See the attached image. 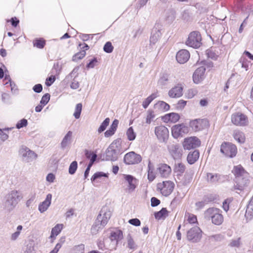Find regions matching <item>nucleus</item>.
Listing matches in <instances>:
<instances>
[{
	"label": "nucleus",
	"instance_id": "nucleus-1",
	"mask_svg": "<svg viewBox=\"0 0 253 253\" xmlns=\"http://www.w3.org/2000/svg\"><path fill=\"white\" fill-rule=\"evenodd\" d=\"M202 37L198 31H193L189 35L186 44L192 47L197 48L202 44Z\"/></svg>",
	"mask_w": 253,
	"mask_h": 253
},
{
	"label": "nucleus",
	"instance_id": "nucleus-2",
	"mask_svg": "<svg viewBox=\"0 0 253 253\" xmlns=\"http://www.w3.org/2000/svg\"><path fill=\"white\" fill-rule=\"evenodd\" d=\"M220 152L227 157L233 158L236 155L237 149L234 144L224 142L221 145Z\"/></svg>",
	"mask_w": 253,
	"mask_h": 253
},
{
	"label": "nucleus",
	"instance_id": "nucleus-3",
	"mask_svg": "<svg viewBox=\"0 0 253 253\" xmlns=\"http://www.w3.org/2000/svg\"><path fill=\"white\" fill-rule=\"evenodd\" d=\"M202 237V231L198 226L191 228L187 233V239L193 243L199 242Z\"/></svg>",
	"mask_w": 253,
	"mask_h": 253
},
{
	"label": "nucleus",
	"instance_id": "nucleus-4",
	"mask_svg": "<svg viewBox=\"0 0 253 253\" xmlns=\"http://www.w3.org/2000/svg\"><path fill=\"white\" fill-rule=\"evenodd\" d=\"M190 126L195 131H199L207 128L209 126V122L207 119H195L190 121Z\"/></svg>",
	"mask_w": 253,
	"mask_h": 253
},
{
	"label": "nucleus",
	"instance_id": "nucleus-5",
	"mask_svg": "<svg viewBox=\"0 0 253 253\" xmlns=\"http://www.w3.org/2000/svg\"><path fill=\"white\" fill-rule=\"evenodd\" d=\"M249 183L250 180L247 176H237L235 179L234 190L242 191L249 185Z\"/></svg>",
	"mask_w": 253,
	"mask_h": 253
},
{
	"label": "nucleus",
	"instance_id": "nucleus-6",
	"mask_svg": "<svg viewBox=\"0 0 253 253\" xmlns=\"http://www.w3.org/2000/svg\"><path fill=\"white\" fill-rule=\"evenodd\" d=\"M174 184L170 181H164L158 183L157 188L161 191V193L165 196H169L173 191Z\"/></svg>",
	"mask_w": 253,
	"mask_h": 253
},
{
	"label": "nucleus",
	"instance_id": "nucleus-7",
	"mask_svg": "<svg viewBox=\"0 0 253 253\" xmlns=\"http://www.w3.org/2000/svg\"><path fill=\"white\" fill-rule=\"evenodd\" d=\"M201 141L196 136H192L184 139L183 146L184 149L190 150L200 146Z\"/></svg>",
	"mask_w": 253,
	"mask_h": 253
},
{
	"label": "nucleus",
	"instance_id": "nucleus-8",
	"mask_svg": "<svg viewBox=\"0 0 253 253\" xmlns=\"http://www.w3.org/2000/svg\"><path fill=\"white\" fill-rule=\"evenodd\" d=\"M141 161V156L133 151L127 153L124 157V162L127 165L137 164Z\"/></svg>",
	"mask_w": 253,
	"mask_h": 253
},
{
	"label": "nucleus",
	"instance_id": "nucleus-9",
	"mask_svg": "<svg viewBox=\"0 0 253 253\" xmlns=\"http://www.w3.org/2000/svg\"><path fill=\"white\" fill-rule=\"evenodd\" d=\"M188 131V127L183 124L175 125L171 128L172 135L175 138L187 133Z\"/></svg>",
	"mask_w": 253,
	"mask_h": 253
},
{
	"label": "nucleus",
	"instance_id": "nucleus-10",
	"mask_svg": "<svg viewBox=\"0 0 253 253\" xmlns=\"http://www.w3.org/2000/svg\"><path fill=\"white\" fill-rule=\"evenodd\" d=\"M19 152L23 160L26 162H32L36 159L37 157V154L34 152L26 146H22Z\"/></svg>",
	"mask_w": 253,
	"mask_h": 253
},
{
	"label": "nucleus",
	"instance_id": "nucleus-11",
	"mask_svg": "<svg viewBox=\"0 0 253 253\" xmlns=\"http://www.w3.org/2000/svg\"><path fill=\"white\" fill-rule=\"evenodd\" d=\"M155 133L161 142H165L169 137V130L164 126H157L155 128Z\"/></svg>",
	"mask_w": 253,
	"mask_h": 253
},
{
	"label": "nucleus",
	"instance_id": "nucleus-12",
	"mask_svg": "<svg viewBox=\"0 0 253 253\" xmlns=\"http://www.w3.org/2000/svg\"><path fill=\"white\" fill-rule=\"evenodd\" d=\"M232 123L236 126H245L248 123V118L240 113L233 114L231 116Z\"/></svg>",
	"mask_w": 253,
	"mask_h": 253
},
{
	"label": "nucleus",
	"instance_id": "nucleus-13",
	"mask_svg": "<svg viewBox=\"0 0 253 253\" xmlns=\"http://www.w3.org/2000/svg\"><path fill=\"white\" fill-rule=\"evenodd\" d=\"M5 197L14 203V205H17L23 199V195L21 191L13 190L9 192Z\"/></svg>",
	"mask_w": 253,
	"mask_h": 253
},
{
	"label": "nucleus",
	"instance_id": "nucleus-14",
	"mask_svg": "<svg viewBox=\"0 0 253 253\" xmlns=\"http://www.w3.org/2000/svg\"><path fill=\"white\" fill-rule=\"evenodd\" d=\"M169 153L174 159H180L182 155V150L179 145L172 144L168 146Z\"/></svg>",
	"mask_w": 253,
	"mask_h": 253
},
{
	"label": "nucleus",
	"instance_id": "nucleus-15",
	"mask_svg": "<svg viewBox=\"0 0 253 253\" xmlns=\"http://www.w3.org/2000/svg\"><path fill=\"white\" fill-rule=\"evenodd\" d=\"M157 171L159 175L163 177H167L170 174V167L166 164H160L157 166Z\"/></svg>",
	"mask_w": 253,
	"mask_h": 253
},
{
	"label": "nucleus",
	"instance_id": "nucleus-16",
	"mask_svg": "<svg viewBox=\"0 0 253 253\" xmlns=\"http://www.w3.org/2000/svg\"><path fill=\"white\" fill-rule=\"evenodd\" d=\"M111 215V213L109 211H106L104 209H102L100 213L97 216L96 218L98 223L100 222L99 224L105 226L108 223Z\"/></svg>",
	"mask_w": 253,
	"mask_h": 253
},
{
	"label": "nucleus",
	"instance_id": "nucleus-17",
	"mask_svg": "<svg viewBox=\"0 0 253 253\" xmlns=\"http://www.w3.org/2000/svg\"><path fill=\"white\" fill-rule=\"evenodd\" d=\"M114 144L113 143L106 151V160L107 161H115L118 158V152L114 149Z\"/></svg>",
	"mask_w": 253,
	"mask_h": 253
},
{
	"label": "nucleus",
	"instance_id": "nucleus-18",
	"mask_svg": "<svg viewBox=\"0 0 253 253\" xmlns=\"http://www.w3.org/2000/svg\"><path fill=\"white\" fill-rule=\"evenodd\" d=\"M182 95L183 86L181 84H178L169 91V95L171 98H178Z\"/></svg>",
	"mask_w": 253,
	"mask_h": 253
},
{
	"label": "nucleus",
	"instance_id": "nucleus-19",
	"mask_svg": "<svg viewBox=\"0 0 253 253\" xmlns=\"http://www.w3.org/2000/svg\"><path fill=\"white\" fill-rule=\"evenodd\" d=\"M190 58V53L186 49L179 50L176 54V58L178 62L183 64L186 62Z\"/></svg>",
	"mask_w": 253,
	"mask_h": 253
},
{
	"label": "nucleus",
	"instance_id": "nucleus-20",
	"mask_svg": "<svg viewBox=\"0 0 253 253\" xmlns=\"http://www.w3.org/2000/svg\"><path fill=\"white\" fill-rule=\"evenodd\" d=\"M206 68L201 66L197 68L193 75V81L196 84H198L203 79Z\"/></svg>",
	"mask_w": 253,
	"mask_h": 253
},
{
	"label": "nucleus",
	"instance_id": "nucleus-21",
	"mask_svg": "<svg viewBox=\"0 0 253 253\" xmlns=\"http://www.w3.org/2000/svg\"><path fill=\"white\" fill-rule=\"evenodd\" d=\"M51 199L52 195L48 194L44 201L39 204L38 210L41 213H43L48 209L51 205Z\"/></svg>",
	"mask_w": 253,
	"mask_h": 253
},
{
	"label": "nucleus",
	"instance_id": "nucleus-22",
	"mask_svg": "<svg viewBox=\"0 0 253 253\" xmlns=\"http://www.w3.org/2000/svg\"><path fill=\"white\" fill-rule=\"evenodd\" d=\"M125 179L128 184V191L131 192L135 189L137 180V179L130 175H126L125 176Z\"/></svg>",
	"mask_w": 253,
	"mask_h": 253
},
{
	"label": "nucleus",
	"instance_id": "nucleus-23",
	"mask_svg": "<svg viewBox=\"0 0 253 253\" xmlns=\"http://www.w3.org/2000/svg\"><path fill=\"white\" fill-rule=\"evenodd\" d=\"M219 209L215 208H210L206 210L204 212V217L208 220H212L213 217L217 213Z\"/></svg>",
	"mask_w": 253,
	"mask_h": 253
},
{
	"label": "nucleus",
	"instance_id": "nucleus-24",
	"mask_svg": "<svg viewBox=\"0 0 253 253\" xmlns=\"http://www.w3.org/2000/svg\"><path fill=\"white\" fill-rule=\"evenodd\" d=\"M16 206L14 203L5 197V201L2 205V208L5 212L9 213L14 210Z\"/></svg>",
	"mask_w": 253,
	"mask_h": 253
},
{
	"label": "nucleus",
	"instance_id": "nucleus-25",
	"mask_svg": "<svg viewBox=\"0 0 253 253\" xmlns=\"http://www.w3.org/2000/svg\"><path fill=\"white\" fill-rule=\"evenodd\" d=\"M147 177L150 182H152L156 178L157 171L156 172L154 165L151 163L150 160H149L147 170Z\"/></svg>",
	"mask_w": 253,
	"mask_h": 253
},
{
	"label": "nucleus",
	"instance_id": "nucleus-26",
	"mask_svg": "<svg viewBox=\"0 0 253 253\" xmlns=\"http://www.w3.org/2000/svg\"><path fill=\"white\" fill-rule=\"evenodd\" d=\"M73 132L71 131H69L63 137L61 142V147L62 149H65L68 145H69L72 140Z\"/></svg>",
	"mask_w": 253,
	"mask_h": 253
},
{
	"label": "nucleus",
	"instance_id": "nucleus-27",
	"mask_svg": "<svg viewBox=\"0 0 253 253\" xmlns=\"http://www.w3.org/2000/svg\"><path fill=\"white\" fill-rule=\"evenodd\" d=\"M126 247L129 250L134 251L137 248V245L130 234H128L126 238Z\"/></svg>",
	"mask_w": 253,
	"mask_h": 253
},
{
	"label": "nucleus",
	"instance_id": "nucleus-28",
	"mask_svg": "<svg viewBox=\"0 0 253 253\" xmlns=\"http://www.w3.org/2000/svg\"><path fill=\"white\" fill-rule=\"evenodd\" d=\"M199 158V152L198 150H194L189 152L187 156V160L189 164H194Z\"/></svg>",
	"mask_w": 253,
	"mask_h": 253
},
{
	"label": "nucleus",
	"instance_id": "nucleus-29",
	"mask_svg": "<svg viewBox=\"0 0 253 253\" xmlns=\"http://www.w3.org/2000/svg\"><path fill=\"white\" fill-rule=\"evenodd\" d=\"M180 116L178 114L175 113H171L166 115L164 118L165 122H170L172 123H175L178 121Z\"/></svg>",
	"mask_w": 253,
	"mask_h": 253
},
{
	"label": "nucleus",
	"instance_id": "nucleus-30",
	"mask_svg": "<svg viewBox=\"0 0 253 253\" xmlns=\"http://www.w3.org/2000/svg\"><path fill=\"white\" fill-rule=\"evenodd\" d=\"M123 238V232L120 230H117L115 231L112 232L111 233L110 237V240L116 241V244H118V241L121 240Z\"/></svg>",
	"mask_w": 253,
	"mask_h": 253
},
{
	"label": "nucleus",
	"instance_id": "nucleus-31",
	"mask_svg": "<svg viewBox=\"0 0 253 253\" xmlns=\"http://www.w3.org/2000/svg\"><path fill=\"white\" fill-rule=\"evenodd\" d=\"M223 222V216L221 214V211L219 210L217 213L213 217L211 222L216 225H220Z\"/></svg>",
	"mask_w": 253,
	"mask_h": 253
},
{
	"label": "nucleus",
	"instance_id": "nucleus-32",
	"mask_svg": "<svg viewBox=\"0 0 253 253\" xmlns=\"http://www.w3.org/2000/svg\"><path fill=\"white\" fill-rule=\"evenodd\" d=\"M63 227L62 224H57L51 230L50 238L55 239V237L57 236L61 232Z\"/></svg>",
	"mask_w": 253,
	"mask_h": 253
},
{
	"label": "nucleus",
	"instance_id": "nucleus-33",
	"mask_svg": "<svg viewBox=\"0 0 253 253\" xmlns=\"http://www.w3.org/2000/svg\"><path fill=\"white\" fill-rule=\"evenodd\" d=\"M22 253H35L34 243L33 241H30L23 248Z\"/></svg>",
	"mask_w": 253,
	"mask_h": 253
},
{
	"label": "nucleus",
	"instance_id": "nucleus-34",
	"mask_svg": "<svg viewBox=\"0 0 253 253\" xmlns=\"http://www.w3.org/2000/svg\"><path fill=\"white\" fill-rule=\"evenodd\" d=\"M212 201L211 198L208 197H205L202 201H199L195 204L196 209L197 210H200L203 208L205 205L208 204L209 202Z\"/></svg>",
	"mask_w": 253,
	"mask_h": 253
},
{
	"label": "nucleus",
	"instance_id": "nucleus-35",
	"mask_svg": "<svg viewBox=\"0 0 253 253\" xmlns=\"http://www.w3.org/2000/svg\"><path fill=\"white\" fill-rule=\"evenodd\" d=\"M234 138L239 143H243L245 140V136L244 133L239 130H235L234 132Z\"/></svg>",
	"mask_w": 253,
	"mask_h": 253
},
{
	"label": "nucleus",
	"instance_id": "nucleus-36",
	"mask_svg": "<svg viewBox=\"0 0 253 253\" xmlns=\"http://www.w3.org/2000/svg\"><path fill=\"white\" fill-rule=\"evenodd\" d=\"M175 19V12L173 10H169L166 13L165 19L168 23H172Z\"/></svg>",
	"mask_w": 253,
	"mask_h": 253
},
{
	"label": "nucleus",
	"instance_id": "nucleus-37",
	"mask_svg": "<svg viewBox=\"0 0 253 253\" xmlns=\"http://www.w3.org/2000/svg\"><path fill=\"white\" fill-rule=\"evenodd\" d=\"M170 78L169 75L167 74H163L158 81V84L160 85H165L167 84L169 81Z\"/></svg>",
	"mask_w": 253,
	"mask_h": 253
},
{
	"label": "nucleus",
	"instance_id": "nucleus-38",
	"mask_svg": "<svg viewBox=\"0 0 253 253\" xmlns=\"http://www.w3.org/2000/svg\"><path fill=\"white\" fill-rule=\"evenodd\" d=\"M193 175L190 172H186L181 180L183 185H186L192 181Z\"/></svg>",
	"mask_w": 253,
	"mask_h": 253
},
{
	"label": "nucleus",
	"instance_id": "nucleus-39",
	"mask_svg": "<svg viewBox=\"0 0 253 253\" xmlns=\"http://www.w3.org/2000/svg\"><path fill=\"white\" fill-rule=\"evenodd\" d=\"M99 223L100 222L98 223L97 219H96L91 228V232L92 234H97L100 229H102L104 227L103 225Z\"/></svg>",
	"mask_w": 253,
	"mask_h": 253
},
{
	"label": "nucleus",
	"instance_id": "nucleus-40",
	"mask_svg": "<svg viewBox=\"0 0 253 253\" xmlns=\"http://www.w3.org/2000/svg\"><path fill=\"white\" fill-rule=\"evenodd\" d=\"M65 242V237H62L59 240L58 243L56 245L54 248L49 253H57L60 249Z\"/></svg>",
	"mask_w": 253,
	"mask_h": 253
},
{
	"label": "nucleus",
	"instance_id": "nucleus-41",
	"mask_svg": "<svg viewBox=\"0 0 253 253\" xmlns=\"http://www.w3.org/2000/svg\"><path fill=\"white\" fill-rule=\"evenodd\" d=\"M154 215L156 219H160L168 215V211L166 208H162L160 211L155 212Z\"/></svg>",
	"mask_w": 253,
	"mask_h": 253
},
{
	"label": "nucleus",
	"instance_id": "nucleus-42",
	"mask_svg": "<svg viewBox=\"0 0 253 253\" xmlns=\"http://www.w3.org/2000/svg\"><path fill=\"white\" fill-rule=\"evenodd\" d=\"M245 215L247 216H253V197L251 199L250 202L247 206Z\"/></svg>",
	"mask_w": 253,
	"mask_h": 253
},
{
	"label": "nucleus",
	"instance_id": "nucleus-43",
	"mask_svg": "<svg viewBox=\"0 0 253 253\" xmlns=\"http://www.w3.org/2000/svg\"><path fill=\"white\" fill-rule=\"evenodd\" d=\"M155 106L163 111H168L169 109V105L164 101H159Z\"/></svg>",
	"mask_w": 253,
	"mask_h": 253
},
{
	"label": "nucleus",
	"instance_id": "nucleus-44",
	"mask_svg": "<svg viewBox=\"0 0 253 253\" xmlns=\"http://www.w3.org/2000/svg\"><path fill=\"white\" fill-rule=\"evenodd\" d=\"M207 54L209 58L213 60H216L218 57V53L215 50H213V48L207 50Z\"/></svg>",
	"mask_w": 253,
	"mask_h": 253
},
{
	"label": "nucleus",
	"instance_id": "nucleus-45",
	"mask_svg": "<svg viewBox=\"0 0 253 253\" xmlns=\"http://www.w3.org/2000/svg\"><path fill=\"white\" fill-rule=\"evenodd\" d=\"M219 175L217 174H212L209 173L207 174V179L211 183H214L218 181Z\"/></svg>",
	"mask_w": 253,
	"mask_h": 253
},
{
	"label": "nucleus",
	"instance_id": "nucleus-46",
	"mask_svg": "<svg viewBox=\"0 0 253 253\" xmlns=\"http://www.w3.org/2000/svg\"><path fill=\"white\" fill-rule=\"evenodd\" d=\"M233 172L234 174L236 175V177L244 175V170L243 168L240 165L234 167Z\"/></svg>",
	"mask_w": 253,
	"mask_h": 253
},
{
	"label": "nucleus",
	"instance_id": "nucleus-47",
	"mask_svg": "<svg viewBox=\"0 0 253 253\" xmlns=\"http://www.w3.org/2000/svg\"><path fill=\"white\" fill-rule=\"evenodd\" d=\"M155 117V115L154 111L149 110L147 112V116L146 118V123L150 124L151 122L154 120Z\"/></svg>",
	"mask_w": 253,
	"mask_h": 253
},
{
	"label": "nucleus",
	"instance_id": "nucleus-48",
	"mask_svg": "<svg viewBox=\"0 0 253 253\" xmlns=\"http://www.w3.org/2000/svg\"><path fill=\"white\" fill-rule=\"evenodd\" d=\"M82 110V104L81 103H78L76 105L75 107V112L73 114L75 118L77 119L80 117V115Z\"/></svg>",
	"mask_w": 253,
	"mask_h": 253
},
{
	"label": "nucleus",
	"instance_id": "nucleus-49",
	"mask_svg": "<svg viewBox=\"0 0 253 253\" xmlns=\"http://www.w3.org/2000/svg\"><path fill=\"white\" fill-rule=\"evenodd\" d=\"M23 229L22 225H18L17 227V231L12 234L10 237V239L12 241H15L19 236L20 232Z\"/></svg>",
	"mask_w": 253,
	"mask_h": 253
},
{
	"label": "nucleus",
	"instance_id": "nucleus-50",
	"mask_svg": "<svg viewBox=\"0 0 253 253\" xmlns=\"http://www.w3.org/2000/svg\"><path fill=\"white\" fill-rule=\"evenodd\" d=\"M126 135L129 140L132 141L135 139L136 137V134L132 127L128 128L126 131Z\"/></svg>",
	"mask_w": 253,
	"mask_h": 253
},
{
	"label": "nucleus",
	"instance_id": "nucleus-51",
	"mask_svg": "<svg viewBox=\"0 0 253 253\" xmlns=\"http://www.w3.org/2000/svg\"><path fill=\"white\" fill-rule=\"evenodd\" d=\"M160 38V32L159 31H157L151 36L150 42L151 43L155 44L156 42H157Z\"/></svg>",
	"mask_w": 253,
	"mask_h": 253
},
{
	"label": "nucleus",
	"instance_id": "nucleus-52",
	"mask_svg": "<svg viewBox=\"0 0 253 253\" xmlns=\"http://www.w3.org/2000/svg\"><path fill=\"white\" fill-rule=\"evenodd\" d=\"M110 122V119L107 118L101 124L100 126L98 128V131L99 133H101L105 130L106 127L109 125Z\"/></svg>",
	"mask_w": 253,
	"mask_h": 253
},
{
	"label": "nucleus",
	"instance_id": "nucleus-53",
	"mask_svg": "<svg viewBox=\"0 0 253 253\" xmlns=\"http://www.w3.org/2000/svg\"><path fill=\"white\" fill-rule=\"evenodd\" d=\"M85 50H82L73 56V60L77 61L78 60L82 59L85 56Z\"/></svg>",
	"mask_w": 253,
	"mask_h": 253
},
{
	"label": "nucleus",
	"instance_id": "nucleus-54",
	"mask_svg": "<svg viewBox=\"0 0 253 253\" xmlns=\"http://www.w3.org/2000/svg\"><path fill=\"white\" fill-rule=\"evenodd\" d=\"M241 244V238L233 239L231 240L229 245L232 247H239Z\"/></svg>",
	"mask_w": 253,
	"mask_h": 253
},
{
	"label": "nucleus",
	"instance_id": "nucleus-55",
	"mask_svg": "<svg viewBox=\"0 0 253 253\" xmlns=\"http://www.w3.org/2000/svg\"><path fill=\"white\" fill-rule=\"evenodd\" d=\"M77 162L76 161H73L69 166V173L70 174H74L77 170Z\"/></svg>",
	"mask_w": 253,
	"mask_h": 253
},
{
	"label": "nucleus",
	"instance_id": "nucleus-56",
	"mask_svg": "<svg viewBox=\"0 0 253 253\" xmlns=\"http://www.w3.org/2000/svg\"><path fill=\"white\" fill-rule=\"evenodd\" d=\"M113 48H114V47H113V45H112L111 42H107L105 44L104 47H103V49H104V51L106 52V53H108L112 52L113 51Z\"/></svg>",
	"mask_w": 253,
	"mask_h": 253
},
{
	"label": "nucleus",
	"instance_id": "nucleus-57",
	"mask_svg": "<svg viewBox=\"0 0 253 253\" xmlns=\"http://www.w3.org/2000/svg\"><path fill=\"white\" fill-rule=\"evenodd\" d=\"M45 45V41L42 39L36 40L34 42V45L39 48H42Z\"/></svg>",
	"mask_w": 253,
	"mask_h": 253
},
{
	"label": "nucleus",
	"instance_id": "nucleus-58",
	"mask_svg": "<svg viewBox=\"0 0 253 253\" xmlns=\"http://www.w3.org/2000/svg\"><path fill=\"white\" fill-rule=\"evenodd\" d=\"M79 67L77 66L74 68L71 73L68 75V78L76 79L79 75L78 71L79 70Z\"/></svg>",
	"mask_w": 253,
	"mask_h": 253
},
{
	"label": "nucleus",
	"instance_id": "nucleus-59",
	"mask_svg": "<svg viewBox=\"0 0 253 253\" xmlns=\"http://www.w3.org/2000/svg\"><path fill=\"white\" fill-rule=\"evenodd\" d=\"M50 99V95L48 93L45 94L42 98L40 103L43 106L46 105Z\"/></svg>",
	"mask_w": 253,
	"mask_h": 253
},
{
	"label": "nucleus",
	"instance_id": "nucleus-60",
	"mask_svg": "<svg viewBox=\"0 0 253 253\" xmlns=\"http://www.w3.org/2000/svg\"><path fill=\"white\" fill-rule=\"evenodd\" d=\"M197 93L196 90L194 89H189L186 93V95L188 98H193Z\"/></svg>",
	"mask_w": 253,
	"mask_h": 253
},
{
	"label": "nucleus",
	"instance_id": "nucleus-61",
	"mask_svg": "<svg viewBox=\"0 0 253 253\" xmlns=\"http://www.w3.org/2000/svg\"><path fill=\"white\" fill-rule=\"evenodd\" d=\"M27 120L26 119H23L17 123L16 126L17 128L19 129L24 126H26L27 125Z\"/></svg>",
	"mask_w": 253,
	"mask_h": 253
},
{
	"label": "nucleus",
	"instance_id": "nucleus-62",
	"mask_svg": "<svg viewBox=\"0 0 253 253\" xmlns=\"http://www.w3.org/2000/svg\"><path fill=\"white\" fill-rule=\"evenodd\" d=\"M101 176H105L106 177L107 175L106 174L102 172H98L93 174V175L91 178V180L92 181H94L95 179H96L98 178H99Z\"/></svg>",
	"mask_w": 253,
	"mask_h": 253
},
{
	"label": "nucleus",
	"instance_id": "nucleus-63",
	"mask_svg": "<svg viewBox=\"0 0 253 253\" xmlns=\"http://www.w3.org/2000/svg\"><path fill=\"white\" fill-rule=\"evenodd\" d=\"M128 223L135 226H140L141 224V222L138 218L130 219L128 220Z\"/></svg>",
	"mask_w": 253,
	"mask_h": 253
},
{
	"label": "nucleus",
	"instance_id": "nucleus-64",
	"mask_svg": "<svg viewBox=\"0 0 253 253\" xmlns=\"http://www.w3.org/2000/svg\"><path fill=\"white\" fill-rule=\"evenodd\" d=\"M55 80V78L54 76H51L46 80L45 84L47 86H50Z\"/></svg>",
	"mask_w": 253,
	"mask_h": 253
}]
</instances>
